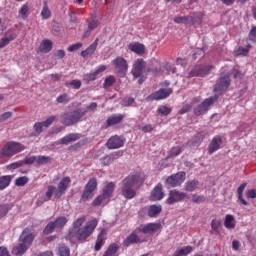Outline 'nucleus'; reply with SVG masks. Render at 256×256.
Segmentation results:
<instances>
[{
	"instance_id": "nucleus-15",
	"label": "nucleus",
	"mask_w": 256,
	"mask_h": 256,
	"mask_svg": "<svg viewBox=\"0 0 256 256\" xmlns=\"http://www.w3.org/2000/svg\"><path fill=\"white\" fill-rule=\"evenodd\" d=\"M113 65L115 66V71L119 75H125L127 73V69H129V66L127 65V60H125L123 57H117L113 60Z\"/></svg>"
},
{
	"instance_id": "nucleus-25",
	"label": "nucleus",
	"mask_w": 256,
	"mask_h": 256,
	"mask_svg": "<svg viewBox=\"0 0 256 256\" xmlns=\"http://www.w3.org/2000/svg\"><path fill=\"white\" fill-rule=\"evenodd\" d=\"M81 139V134L78 133H70L59 140L58 145H69V143H73V141H77Z\"/></svg>"
},
{
	"instance_id": "nucleus-11",
	"label": "nucleus",
	"mask_w": 256,
	"mask_h": 256,
	"mask_svg": "<svg viewBox=\"0 0 256 256\" xmlns=\"http://www.w3.org/2000/svg\"><path fill=\"white\" fill-rule=\"evenodd\" d=\"M161 223H148L146 225L139 226L136 231L143 233L144 235H155L157 231H161Z\"/></svg>"
},
{
	"instance_id": "nucleus-57",
	"label": "nucleus",
	"mask_w": 256,
	"mask_h": 256,
	"mask_svg": "<svg viewBox=\"0 0 256 256\" xmlns=\"http://www.w3.org/2000/svg\"><path fill=\"white\" fill-rule=\"evenodd\" d=\"M43 123L42 122H37L34 124V131H35V135H41V133H43Z\"/></svg>"
},
{
	"instance_id": "nucleus-59",
	"label": "nucleus",
	"mask_w": 256,
	"mask_h": 256,
	"mask_svg": "<svg viewBox=\"0 0 256 256\" xmlns=\"http://www.w3.org/2000/svg\"><path fill=\"white\" fill-rule=\"evenodd\" d=\"M105 199H107V198L103 194H101L97 198L94 199V201L92 202V205H94V207H99V205H101V203H103V201H105Z\"/></svg>"
},
{
	"instance_id": "nucleus-6",
	"label": "nucleus",
	"mask_w": 256,
	"mask_h": 256,
	"mask_svg": "<svg viewBox=\"0 0 256 256\" xmlns=\"http://www.w3.org/2000/svg\"><path fill=\"white\" fill-rule=\"evenodd\" d=\"M95 189H97V178H91L85 185L80 198V203H87V201L91 200L95 196Z\"/></svg>"
},
{
	"instance_id": "nucleus-50",
	"label": "nucleus",
	"mask_w": 256,
	"mask_h": 256,
	"mask_svg": "<svg viewBox=\"0 0 256 256\" xmlns=\"http://www.w3.org/2000/svg\"><path fill=\"white\" fill-rule=\"evenodd\" d=\"M71 101V96L69 94L64 93L57 97L56 102L66 105V103H69Z\"/></svg>"
},
{
	"instance_id": "nucleus-14",
	"label": "nucleus",
	"mask_w": 256,
	"mask_h": 256,
	"mask_svg": "<svg viewBox=\"0 0 256 256\" xmlns=\"http://www.w3.org/2000/svg\"><path fill=\"white\" fill-rule=\"evenodd\" d=\"M171 93H173V89L162 88V89L150 94L147 97V100L148 101H161V99H167V97H169V95H171Z\"/></svg>"
},
{
	"instance_id": "nucleus-5",
	"label": "nucleus",
	"mask_w": 256,
	"mask_h": 256,
	"mask_svg": "<svg viewBox=\"0 0 256 256\" xmlns=\"http://www.w3.org/2000/svg\"><path fill=\"white\" fill-rule=\"evenodd\" d=\"M21 151H25V146L19 142H7L1 151L2 157H13V155H17V153H21Z\"/></svg>"
},
{
	"instance_id": "nucleus-3",
	"label": "nucleus",
	"mask_w": 256,
	"mask_h": 256,
	"mask_svg": "<svg viewBox=\"0 0 256 256\" xmlns=\"http://www.w3.org/2000/svg\"><path fill=\"white\" fill-rule=\"evenodd\" d=\"M229 87H231V74L229 72L220 73V76L214 85L215 95H223Z\"/></svg>"
},
{
	"instance_id": "nucleus-31",
	"label": "nucleus",
	"mask_w": 256,
	"mask_h": 256,
	"mask_svg": "<svg viewBox=\"0 0 256 256\" xmlns=\"http://www.w3.org/2000/svg\"><path fill=\"white\" fill-rule=\"evenodd\" d=\"M163 211L161 205H151L148 207V217L154 218L157 217Z\"/></svg>"
},
{
	"instance_id": "nucleus-44",
	"label": "nucleus",
	"mask_w": 256,
	"mask_h": 256,
	"mask_svg": "<svg viewBox=\"0 0 256 256\" xmlns=\"http://www.w3.org/2000/svg\"><path fill=\"white\" fill-rule=\"evenodd\" d=\"M67 221H69L67 217L60 216L54 221V225L56 229H63V227L67 225Z\"/></svg>"
},
{
	"instance_id": "nucleus-9",
	"label": "nucleus",
	"mask_w": 256,
	"mask_h": 256,
	"mask_svg": "<svg viewBox=\"0 0 256 256\" xmlns=\"http://www.w3.org/2000/svg\"><path fill=\"white\" fill-rule=\"evenodd\" d=\"M186 177L187 174L184 171L177 172L166 179V184L170 187H179L185 183Z\"/></svg>"
},
{
	"instance_id": "nucleus-52",
	"label": "nucleus",
	"mask_w": 256,
	"mask_h": 256,
	"mask_svg": "<svg viewBox=\"0 0 256 256\" xmlns=\"http://www.w3.org/2000/svg\"><path fill=\"white\" fill-rule=\"evenodd\" d=\"M29 183V178L27 176H22L16 179L15 185L17 187H25Z\"/></svg>"
},
{
	"instance_id": "nucleus-36",
	"label": "nucleus",
	"mask_w": 256,
	"mask_h": 256,
	"mask_svg": "<svg viewBox=\"0 0 256 256\" xmlns=\"http://www.w3.org/2000/svg\"><path fill=\"white\" fill-rule=\"evenodd\" d=\"M115 191V183L113 182H110L108 183L104 189H103V196L106 198V199H109V197H111V195H113V192Z\"/></svg>"
},
{
	"instance_id": "nucleus-29",
	"label": "nucleus",
	"mask_w": 256,
	"mask_h": 256,
	"mask_svg": "<svg viewBox=\"0 0 256 256\" xmlns=\"http://www.w3.org/2000/svg\"><path fill=\"white\" fill-rule=\"evenodd\" d=\"M106 70H107V66L101 65L96 71L90 74H86L85 79L86 81H95V79H97V75H99V73H103V71H106Z\"/></svg>"
},
{
	"instance_id": "nucleus-30",
	"label": "nucleus",
	"mask_w": 256,
	"mask_h": 256,
	"mask_svg": "<svg viewBox=\"0 0 256 256\" xmlns=\"http://www.w3.org/2000/svg\"><path fill=\"white\" fill-rule=\"evenodd\" d=\"M99 27V20L92 19L90 22H88V29L83 35V39L89 37L91 35V31H95Z\"/></svg>"
},
{
	"instance_id": "nucleus-61",
	"label": "nucleus",
	"mask_w": 256,
	"mask_h": 256,
	"mask_svg": "<svg viewBox=\"0 0 256 256\" xmlns=\"http://www.w3.org/2000/svg\"><path fill=\"white\" fill-rule=\"evenodd\" d=\"M81 47H83V43L78 42L76 44H72L68 47V51L70 53H73V51H79V49H81Z\"/></svg>"
},
{
	"instance_id": "nucleus-12",
	"label": "nucleus",
	"mask_w": 256,
	"mask_h": 256,
	"mask_svg": "<svg viewBox=\"0 0 256 256\" xmlns=\"http://www.w3.org/2000/svg\"><path fill=\"white\" fill-rule=\"evenodd\" d=\"M203 19V14L198 13L197 16H176L174 18V23H177L178 25L183 23L184 25H195L197 21H201Z\"/></svg>"
},
{
	"instance_id": "nucleus-7",
	"label": "nucleus",
	"mask_w": 256,
	"mask_h": 256,
	"mask_svg": "<svg viewBox=\"0 0 256 256\" xmlns=\"http://www.w3.org/2000/svg\"><path fill=\"white\" fill-rule=\"evenodd\" d=\"M215 69L213 65H195L193 66L188 75L186 76L188 79L191 77H205V75H209V72Z\"/></svg>"
},
{
	"instance_id": "nucleus-56",
	"label": "nucleus",
	"mask_w": 256,
	"mask_h": 256,
	"mask_svg": "<svg viewBox=\"0 0 256 256\" xmlns=\"http://www.w3.org/2000/svg\"><path fill=\"white\" fill-rule=\"evenodd\" d=\"M221 227V221L213 219L211 221V229L215 231V233H219V228Z\"/></svg>"
},
{
	"instance_id": "nucleus-51",
	"label": "nucleus",
	"mask_w": 256,
	"mask_h": 256,
	"mask_svg": "<svg viewBox=\"0 0 256 256\" xmlns=\"http://www.w3.org/2000/svg\"><path fill=\"white\" fill-rule=\"evenodd\" d=\"M57 227L55 226V222H49L43 230L44 235H51L53 231H55Z\"/></svg>"
},
{
	"instance_id": "nucleus-54",
	"label": "nucleus",
	"mask_w": 256,
	"mask_h": 256,
	"mask_svg": "<svg viewBox=\"0 0 256 256\" xmlns=\"http://www.w3.org/2000/svg\"><path fill=\"white\" fill-rule=\"evenodd\" d=\"M33 163H37V156H28L22 160V165H33Z\"/></svg>"
},
{
	"instance_id": "nucleus-17",
	"label": "nucleus",
	"mask_w": 256,
	"mask_h": 256,
	"mask_svg": "<svg viewBox=\"0 0 256 256\" xmlns=\"http://www.w3.org/2000/svg\"><path fill=\"white\" fill-rule=\"evenodd\" d=\"M53 193H55V186L49 185L47 187L45 196H41L36 200V207H41L43 203H47V201H51V198L53 197Z\"/></svg>"
},
{
	"instance_id": "nucleus-62",
	"label": "nucleus",
	"mask_w": 256,
	"mask_h": 256,
	"mask_svg": "<svg viewBox=\"0 0 256 256\" xmlns=\"http://www.w3.org/2000/svg\"><path fill=\"white\" fill-rule=\"evenodd\" d=\"M158 113H160L161 115L167 116L171 113V108L167 106H161L160 108H158Z\"/></svg>"
},
{
	"instance_id": "nucleus-39",
	"label": "nucleus",
	"mask_w": 256,
	"mask_h": 256,
	"mask_svg": "<svg viewBox=\"0 0 256 256\" xmlns=\"http://www.w3.org/2000/svg\"><path fill=\"white\" fill-rule=\"evenodd\" d=\"M40 15L43 20L51 19V9H49L47 1H44Z\"/></svg>"
},
{
	"instance_id": "nucleus-33",
	"label": "nucleus",
	"mask_w": 256,
	"mask_h": 256,
	"mask_svg": "<svg viewBox=\"0 0 256 256\" xmlns=\"http://www.w3.org/2000/svg\"><path fill=\"white\" fill-rule=\"evenodd\" d=\"M15 39H17V34H15V33H12V34H9L6 37H3L0 40V49H3L4 47H7V45H9V43H11V41H15Z\"/></svg>"
},
{
	"instance_id": "nucleus-26",
	"label": "nucleus",
	"mask_w": 256,
	"mask_h": 256,
	"mask_svg": "<svg viewBox=\"0 0 256 256\" xmlns=\"http://www.w3.org/2000/svg\"><path fill=\"white\" fill-rule=\"evenodd\" d=\"M128 49L133 53H136V55H145V45L139 42L130 43Z\"/></svg>"
},
{
	"instance_id": "nucleus-58",
	"label": "nucleus",
	"mask_w": 256,
	"mask_h": 256,
	"mask_svg": "<svg viewBox=\"0 0 256 256\" xmlns=\"http://www.w3.org/2000/svg\"><path fill=\"white\" fill-rule=\"evenodd\" d=\"M13 117V112H5L3 114H0V123H5L8 119H11Z\"/></svg>"
},
{
	"instance_id": "nucleus-64",
	"label": "nucleus",
	"mask_w": 256,
	"mask_h": 256,
	"mask_svg": "<svg viewBox=\"0 0 256 256\" xmlns=\"http://www.w3.org/2000/svg\"><path fill=\"white\" fill-rule=\"evenodd\" d=\"M250 41L256 42V26H253L249 33Z\"/></svg>"
},
{
	"instance_id": "nucleus-53",
	"label": "nucleus",
	"mask_w": 256,
	"mask_h": 256,
	"mask_svg": "<svg viewBox=\"0 0 256 256\" xmlns=\"http://www.w3.org/2000/svg\"><path fill=\"white\" fill-rule=\"evenodd\" d=\"M59 254L60 256H71V250H69V247L65 245H60Z\"/></svg>"
},
{
	"instance_id": "nucleus-49",
	"label": "nucleus",
	"mask_w": 256,
	"mask_h": 256,
	"mask_svg": "<svg viewBox=\"0 0 256 256\" xmlns=\"http://www.w3.org/2000/svg\"><path fill=\"white\" fill-rule=\"evenodd\" d=\"M115 77L110 75L108 76L103 83V88L104 89H109V87H113V85H115Z\"/></svg>"
},
{
	"instance_id": "nucleus-18",
	"label": "nucleus",
	"mask_w": 256,
	"mask_h": 256,
	"mask_svg": "<svg viewBox=\"0 0 256 256\" xmlns=\"http://www.w3.org/2000/svg\"><path fill=\"white\" fill-rule=\"evenodd\" d=\"M223 143V138L220 135L214 136L208 146L209 155H213L216 151L221 149V145Z\"/></svg>"
},
{
	"instance_id": "nucleus-20",
	"label": "nucleus",
	"mask_w": 256,
	"mask_h": 256,
	"mask_svg": "<svg viewBox=\"0 0 256 256\" xmlns=\"http://www.w3.org/2000/svg\"><path fill=\"white\" fill-rule=\"evenodd\" d=\"M124 119L125 115L123 114H112L107 118L105 128L109 129V127H113V125H119L123 123Z\"/></svg>"
},
{
	"instance_id": "nucleus-8",
	"label": "nucleus",
	"mask_w": 256,
	"mask_h": 256,
	"mask_svg": "<svg viewBox=\"0 0 256 256\" xmlns=\"http://www.w3.org/2000/svg\"><path fill=\"white\" fill-rule=\"evenodd\" d=\"M70 185H71V177L66 176L63 179H61L53 192L54 199H61V197H63V195L67 193V190L69 189Z\"/></svg>"
},
{
	"instance_id": "nucleus-23",
	"label": "nucleus",
	"mask_w": 256,
	"mask_h": 256,
	"mask_svg": "<svg viewBox=\"0 0 256 256\" xmlns=\"http://www.w3.org/2000/svg\"><path fill=\"white\" fill-rule=\"evenodd\" d=\"M35 239V236L33 234L29 233L27 229H25L22 234L20 235V241L21 244L24 245L29 249V246L31 243H33V240Z\"/></svg>"
},
{
	"instance_id": "nucleus-2",
	"label": "nucleus",
	"mask_w": 256,
	"mask_h": 256,
	"mask_svg": "<svg viewBox=\"0 0 256 256\" xmlns=\"http://www.w3.org/2000/svg\"><path fill=\"white\" fill-rule=\"evenodd\" d=\"M87 115V110L81 111L79 109L73 110L71 112H65L61 116V123L66 127H71L79 123L83 117Z\"/></svg>"
},
{
	"instance_id": "nucleus-19",
	"label": "nucleus",
	"mask_w": 256,
	"mask_h": 256,
	"mask_svg": "<svg viewBox=\"0 0 256 256\" xmlns=\"http://www.w3.org/2000/svg\"><path fill=\"white\" fill-rule=\"evenodd\" d=\"M145 67H147V63L143 59H137L132 69V74L134 75V77H141L143 75Z\"/></svg>"
},
{
	"instance_id": "nucleus-47",
	"label": "nucleus",
	"mask_w": 256,
	"mask_h": 256,
	"mask_svg": "<svg viewBox=\"0 0 256 256\" xmlns=\"http://www.w3.org/2000/svg\"><path fill=\"white\" fill-rule=\"evenodd\" d=\"M193 251V247L191 246H185L180 250H177L174 253V256H185V255H189V253H191Z\"/></svg>"
},
{
	"instance_id": "nucleus-35",
	"label": "nucleus",
	"mask_w": 256,
	"mask_h": 256,
	"mask_svg": "<svg viewBox=\"0 0 256 256\" xmlns=\"http://www.w3.org/2000/svg\"><path fill=\"white\" fill-rule=\"evenodd\" d=\"M53 49V42L51 40H44L39 47L40 53H49Z\"/></svg>"
},
{
	"instance_id": "nucleus-1",
	"label": "nucleus",
	"mask_w": 256,
	"mask_h": 256,
	"mask_svg": "<svg viewBox=\"0 0 256 256\" xmlns=\"http://www.w3.org/2000/svg\"><path fill=\"white\" fill-rule=\"evenodd\" d=\"M139 183H143L141 175L139 174H130L123 179L120 191L124 199H134V197H136L137 185H139Z\"/></svg>"
},
{
	"instance_id": "nucleus-34",
	"label": "nucleus",
	"mask_w": 256,
	"mask_h": 256,
	"mask_svg": "<svg viewBox=\"0 0 256 256\" xmlns=\"http://www.w3.org/2000/svg\"><path fill=\"white\" fill-rule=\"evenodd\" d=\"M29 248L27 246H25L24 244L20 243L17 246H15L12 249V255L15 256H22L25 255V252L28 250Z\"/></svg>"
},
{
	"instance_id": "nucleus-10",
	"label": "nucleus",
	"mask_w": 256,
	"mask_h": 256,
	"mask_svg": "<svg viewBox=\"0 0 256 256\" xmlns=\"http://www.w3.org/2000/svg\"><path fill=\"white\" fill-rule=\"evenodd\" d=\"M186 197L187 193L174 189L169 192L166 203L167 205H175V203H181Z\"/></svg>"
},
{
	"instance_id": "nucleus-46",
	"label": "nucleus",
	"mask_w": 256,
	"mask_h": 256,
	"mask_svg": "<svg viewBox=\"0 0 256 256\" xmlns=\"http://www.w3.org/2000/svg\"><path fill=\"white\" fill-rule=\"evenodd\" d=\"M18 15L21 19H27L29 17V5L23 4L18 12Z\"/></svg>"
},
{
	"instance_id": "nucleus-4",
	"label": "nucleus",
	"mask_w": 256,
	"mask_h": 256,
	"mask_svg": "<svg viewBox=\"0 0 256 256\" xmlns=\"http://www.w3.org/2000/svg\"><path fill=\"white\" fill-rule=\"evenodd\" d=\"M97 225V219L88 221L83 228L76 230L74 237H77L78 241H85V239L93 235V231L97 229Z\"/></svg>"
},
{
	"instance_id": "nucleus-32",
	"label": "nucleus",
	"mask_w": 256,
	"mask_h": 256,
	"mask_svg": "<svg viewBox=\"0 0 256 256\" xmlns=\"http://www.w3.org/2000/svg\"><path fill=\"white\" fill-rule=\"evenodd\" d=\"M105 235H107V231L102 230L98 237L95 244V251H101V247H103V244L105 243Z\"/></svg>"
},
{
	"instance_id": "nucleus-43",
	"label": "nucleus",
	"mask_w": 256,
	"mask_h": 256,
	"mask_svg": "<svg viewBox=\"0 0 256 256\" xmlns=\"http://www.w3.org/2000/svg\"><path fill=\"white\" fill-rule=\"evenodd\" d=\"M117 251H119V245L114 243L108 247L103 256H117Z\"/></svg>"
},
{
	"instance_id": "nucleus-16",
	"label": "nucleus",
	"mask_w": 256,
	"mask_h": 256,
	"mask_svg": "<svg viewBox=\"0 0 256 256\" xmlns=\"http://www.w3.org/2000/svg\"><path fill=\"white\" fill-rule=\"evenodd\" d=\"M123 145H125V139L118 135L110 137L106 143L109 149H121Z\"/></svg>"
},
{
	"instance_id": "nucleus-21",
	"label": "nucleus",
	"mask_w": 256,
	"mask_h": 256,
	"mask_svg": "<svg viewBox=\"0 0 256 256\" xmlns=\"http://www.w3.org/2000/svg\"><path fill=\"white\" fill-rule=\"evenodd\" d=\"M147 239H141L135 232H132L124 241L123 246L129 247V245H135L137 243H145Z\"/></svg>"
},
{
	"instance_id": "nucleus-38",
	"label": "nucleus",
	"mask_w": 256,
	"mask_h": 256,
	"mask_svg": "<svg viewBox=\"0 0 256 256\" xmlns=\"http://www.w3.org/2000/svg\"><path fill=\"white\" fill-rule=\"evenodd\" d=\"M224 227L226 229H235V217L231 214H227L224 220Z\"/></svg>"
},
{
	"instance_id": "nucleus-45",
	"label": "nucleus",
	"mask_w": 256,
	"mask_h": 256,
	"mask_svg": "<svg viewBox=\"0 0 256 256\" xmlns=\"http://www.w3.org/2000/svg\"><path fill=\"white\" fill-rule=\"evenodd\" d=\"M53 161V158L50 156H36V164L41 165H47V163H51Z\"/></svg>"
},
{
	"instance_id": "nucleus-41",
	"label": "nucleus",
	"mask_w": 256,
	"mask_h": 256,
	"mask_svg": "<svg viewBox=\"0 0 256 256\" xmlns=\"http://www.w3.org/2000/svg\"><path fill=\"white\" fill-rule=\"evenodd\" d=\"M181 153H183V149H181V147H172L171 150L168 152L167 159H175V157H178V155H181Z\"/></svg>"
},
{
	"instance_id": "nucleus-28",
	"label": "nucleus",
	"mask_w": 256,
	"mask_h": 256,
	"mask_svg": "<svg viewBox=\"0 0 256 256\" xmlns=\"http://www.w3.org/2000/svg\"><path fill=\"white\" fill-rule=\"evenodd\" d=\"M121 155H123V153L114 152L112 154L105 156L104 158H102V165H105V166L111 165V163H113V161H115L116 159H119Z\"/></svg>"
},
{
	"instance_id": "nucleus-48",
	"label": "nucleus",
	"mask_w": 256,
	"mask_h": 256,
	"mask_svg": "<svg viewBox=\"0 0 256 256\" xmlns=\"http://www.w3.org/2000/svg\"><path fill=\"white\" fill-rule=\"evenodd\" d=\"M234 55H236V57H247V55H249V48L238 47L235 49Z\"/></svg>"
},
{
	"instance_id": "nucleus-55",
	"label": "nucleus",
	"mask_w": 256,
	"mask_h": 256,
	"mask_svg": "<svg viewBox=\"0 0 256 256\" xmlns=\"http://www.w3.org/2000/svg\"><path fill=\"white\" fill-rule=\"evenodd\" d=\"M192 203H205V196L197 194L192 195Z\"/></svg>"
},
{
	"instance_id": "nucleus-42",
	"label": "nucleus",
	"mask_w": 256,
	"mask_h": 256,
	"mask_svg": "<svg viewBox=\"0 0 256 256\" xmlns=\"http://www.w3.org/2000/svg\"><path fill=\"white\" fill-rule=\"evenodd\" d=\"M203 139H205V136H203V134L199 133L196 135L194 140H190L188 142V145L190 147H199V145H201V141H203Z\"/></svg>"
},
{
	"instance_id": "nucleus-37",
	"label": "nucleus",
	"mask_w": 256,
	"mask_h": 256,
	"mask_svg": "<svg viewBox=\"0 0 256 256\" xmlns=\"http://www.w3.org/2000/svg\"><path fill=\"white\" fill-rule=\"evenodd\" d=\"M198 187H199V181L197 180L187 181L184 185L185 191H188L189 193H193V191H195V189H197Z\"/></svg>"
},
{
	"instance_id": "nucleus-60",
	"label": "nucleus",
	"mask_w": 256,
	"mask_h": 256,
	"mask_svg": "<svg viewBox=\"0 0 256 256\" xmlns=\"http://www.w3.org/2000/svg\"><path fill=\"white\" fill-rule=\"evenodd\" d=\"M193 109V106L191 104L184 105L178 112V115H185V113H189Z\"/></svg>"
},
{
	"instance_id": "nucleus-24",
	"label": "nucleus",
	"mask_w": 256,
	"mask_h": 256,
	"mask_svg": "<svg viewBox=\"0 0 256 256\" xmlns=\"http://www.w3.org/2000/svg\"><path fill=\"white\" fill-rule=\"evenodd\" d=\"M99 45V38H96L95 41L84 51L80 53L81 57L87 59V57H91L95 51H97V47Z\"/></svg>"
},
{
	"instance_id": "nucleus-27",
	"label": "nucleus",
	"mask_w": 256,
	"mask_h": 256,
	"mask_svg": "<svg viewBox=\"0 0 256 256\" xmlns=\"http://www.w3.org/2000/svg\"><path fill=\"white\" fill-rule=\"evenodd\" d=\"M83 223H85V216H81L74 222L72 229H70L69 231V236L75 237V233H77V231L81 229Z\"/></svg>"
},
{
	"instance_id": "nucleus-40",
	"label": "nucleus",
	"mask_w": 256,
	"mask_h": 256,
	"mask_svg": "<svg viewBox=\"0 0 256 256\" xmlns=\"http://www.w3.org/2000/svg\"><path fill=\"white\" fill-rule=\"evenodd\" d=\"M13 177L11 175L1 176L0 177V191L7 189L8 185H11Z\"/></svg>"
},
{
	"instance_id": "nucleus-22",
	"label": "nucleus",
	"mask_w": 256,
	"mask_h": 256,
	"mask_svg": "<svg viewBox=\"0 0 256 256\" xmlns=\"http://www.w3.org/2000/svg\"><path fill=\"white\" fill-rule=\"evenodd\" d=\"M165 197V193L163 192V184L159 183L151 192L150 199L151 201H161Z\"/></svg>"
},
{
	"instance_id": "nucleus-13",
	"label": "nucleus",
	"mask_w": 256,
	"mask_h": 256,
	"mask_svg": "<svg viewBox=\"0 0 256 256\" xmlns=\"http://www.w3.org/2000/svg\"><path fill=\"white\" fill-rule=\"evenodd\" d=\"M215 101H217V97H210L205 99L200 105H198L194 109V114H196L197 117H199L200 115H204V113H207V111H209V107H211V105H213Z\"/></svg>"
},
{
	"instance_id": "nucleus-63",
	"label": "nucleus",
	"mask_w": 256,
	"mask_h": 256,
	"mask_svg": "<svg viewBox=\"0 0 256 256\" xmlns=\"http://www.w3.org/2000/svg\"><path fill=\"white\" fill-rule=\"evenodd\" d=\"M19 167H23V160L9 164L7 169H19Z\"/></svg>"
}]
</instances>
